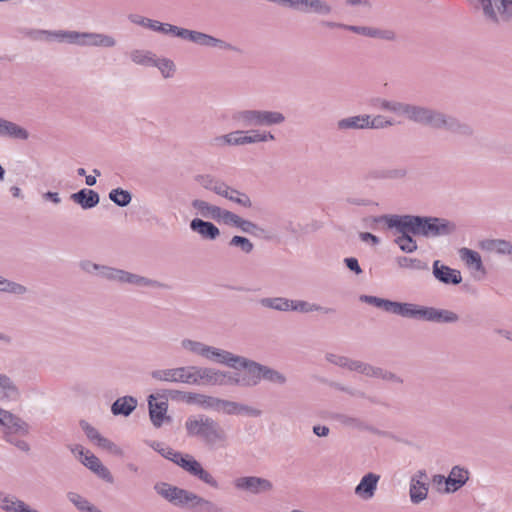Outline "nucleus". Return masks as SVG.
Listing matches in <instances>:
<instances>
[{
    "label": "nucleus",
    "instance_id": "26",
    "mask_svg": "<svg viewBox=\"0 0 512 512\" xmlns=\"http://www.w3.org/2000/svg\"><path fill=\"white\" fill-rule=\"evenodd\" d=\"M191 207L204 219L217 220L219 218L221 207L213 205L202 199H194L191 202Z\"/></svg>",
    "mask_w": 512,
    "mask_h": 512
},
{
    "label": "nucleus",
    "instance_id": "55",
    "mask_svg": "<svg viewBox=\"0 0 512 512\" xmlns=\"http://www.w3.org/2000/svg\"><path fill=\"white\" fill-rule=\"evenodd\" d=\"M394 125V122L385 116L377 115L373 118H371L368 115V128L371 129H384L387 127H391Z\"/></svg>",
    "mask_w": 512,
    "mask_h": 512
},
{
    "label": "nucleus",
    "instance_id": "15",
    "mask_svg": "<svg viewBox=\"0 0 512 512\" xmlns=\"http://www.w3.org/2000/svg\"><path fill=\"white\" fill-rule=\"evenodd\" d=\"M221 370L210 367L191 366L190 384L219 385Z\"/></svg>",
    "mask_w": 512,
    "mask_h": 512
},
{
    "label": "nucleus",
    "instance_id": "18",
    "mask_svg": "<svg viewBox=\"0 0 512 512\" xmlns=\"http://www.w3.org/2000/svg\"><path fill=\"white\" fill-rule=\"evenodd\" d=\"M190 229L198 234L201 239L206 241H215L220 236L219 228L210 221L202 218H194L190 222Z\"/></svg>",
    "mask_w": 512,
    "mask_h": 512
},
{
    "label": "nucleus",
    "instance_id": "46",
    "mask_svg": "<svg viewBox=\"0 0 512 512\" xmlns=\"http://www.w3.org/2000/svg\"><path fill=\"white\" fill-rule=\"evenodd\" d=\"M305 11L320 15H328L332 12V7L324 0H308V6Z\"/></svg>",
    "mask_w": 512,
    "mask_h": 512
},
{
    "label": "nucleus",
    "instance_id": "14",
    "mask_svg": "<svg viewBox=\"0 0 512 512\" xmlns=\"http://www.w3.org/2000/svg\"><path fill=\"white\" fill-rule=\"evenodd\" d=\"M180 467L185 470L188 474L193 477L198 478L203 483L209 485L212 488H218V482L213 477V475L205 470L201 463L197 461L193 456H188V458H180Z\"/></svg>",
    "mask_w": 512,
    "mask_h": 512
},
{
    "label": "nucleus",
    "instance_id": "49",
    "mask_svg": "<svg viewBox=\"0 0 512 512\" xmlns=\"http://www.w3.org/2000/svg\"><path fill=\"white\" fill-rule=\"evenodd\" d=\"M186 28L179 27L170 23L160 22L157 33L172 35L183 40Z\"/></svg>",
    "mask_w": 512,
    "mask_h": 512
},
{
    "label": "nucleus",
    "instance_id": "47",
    "mask_svg": "<svg viewBox=\"0 0 512 512\" xmlns=\"http://www.w3.org/2000/svg\"><path fill=\"white\" fill-rule=\"evenodd\" d=\"M230 247L239 248L243 253L249 254L254 249V244L246 237L235 235L229 241Z\"/></svg>",
    "mask_w": 512,
    "mask_h": 512
},
{
    "label": "nucleus",
    "instance_id": "40",
    "mask_svg": "<svg viewBox=\"0 0 512 512\" xmlns=\"http://www.w3.org/2000/svg\"><path fill=\"white\" fill-rule=\"evenodd\" d=\"M152 66L157 67L165 79L172 78L176 72L175 63L169 58H156Z\"/></svg>",
    "mask_w": 512,
    "mask_h": 512
},
{
    "label": "nucleus",
    "instance_id": "2",
    "mask_svg": "<svg viewBox=\"0 0 512 512\" xmlns=\"http://www.w3.org/2000/svg\"><path fill=\"white\" fill-rule=\"evenodd\" d=\"M154 489L161 497L176 506L194 512H222V508L214 502L186 489L164 482L157 483Z\"/></svg>",
    "mask_w": 512,
    "mask_h": 512
},
{
    "label": "nucleus",
    "instance_id": "51",
    "mask_svg": "<svg viewBox=\"0 0 512 512\" xmlns=\"http://www.w3.org/2000/svg\"><path fill=\"white\" fill-rule=\"evenodd\" d=\"M395 242L403 252L412 253L417 250V243L409 234H400Z\"/></svg>",
    "mask_w": 512,
    "mask_h": 512
},
{
    "label": "nucleus",
    "instance_id": "22",
    "mask_svg": "<svg viewBox=\"0 0 512 512\" xmlns=\"http://www.w3.org/2000/svg\"><path fill=\"white\" fill-rule=\"evenodd\" d=\"M380 476L375 473L364 475L360 483L355 487V494L363 500H369L374 497Z\"/></svg>",
    "mask_w": 512,
    "mask_h": 512
},
{
    "label": "nucleus",
    "instance_id": "11",
    "mask_svg": "<svg viewBox=\"0 0 512 512\" xmlns=\"http://www.w3.org/2000/svg\"><path fill=\"white\" fill-rule=\"evenodd\" d=\"M456 225L443 218L423 216L421 236L436 237L452 234Z\"/></svg>",
    "mask_w": 512,
    "mask_h": 512
},
{
    "label": "nucleus",
    "instance_id": "30",
    "mask_svg": "<svg viewBox=\"0 0 512 512\" xmlns=\"http://www.w3.org/2000/svg\"><path fill=\"white\" fill-rule=\"evenodd\" d=\"M220 380H221V383H219L220 386H228V385L242 386V387L255 386V381H253L252 375H250L248 372H247V374L240 376L238 374H232L229 372L222 371Z\"/></svg>",
    "mask_w": 512,
    "mask_h": 512
},
{
    "label": "nucleus",
    "instance_id": "52",
    "mask_svg": "<svg viewBox=\"0 0 512 512\" xmlns=\"http://www.w3.org/2000/svg\"><path fill=\"white\" fill-rule=\"evenodd\" d=\"M48 36V41L67 42L70 44H74V39L76 38V31H49Z\"/></svg>",
    "mask_w": 512,
    "mask_h": 512
},
{
    "label": "nucleus",
    "instance_id": "33",
    "mask_svg": "<svg viewBox=\"0 0 512 512\" xmlns=\"http://www.w3.org/2000/svg\"><path fill=\"white\" fill-rule=\"evenodd\" d=\"M339 130H358L368 128V115H357L343 118L337 122Z\"/></svg>",
    "mask_w": 512,
    "mask_h": 512
},
{
    "label": "nucleus",
    "instance_id": "50",
    "mask_svg": "<svg viewBox=\"0 0 512 512\" xmlns=\"http://www.w3.org/2000/svg\"><path fill=\"white\" fill-rule=\"evenodd\" d=\"M181 346L183 349H185L195 355L204 357L207 344L202 343L200 341L191 340V339H184L181 342Z\"/></svg>",
    "mask_w": 512,
    "mask_h": 512
},
{
    "label": "nucleus",
    "instance_id": "7",
    "mask_svg": "<svg viewBox=\"0 0 512 512\" xmlns=\"http://www.w3.org/2000/svg\"><path fill=\"white\" fill-rule=\"evenodd\" d=\"M423 216L416 215H384L378 221H383L390 229H395L399 234L421 236Z\"/></svg>",
    "mask_w": 512,
    "mask_h": 512
},
{
    "label": "nucleus",
    "instance_id": "38",
    "mask_svg": "<svg viewBox=\"0 0 512 512\" xmlns=\"http://www.w3.org/2000/svg\"><path fill=\"white\" fill-rule=\"evenodd\" d=\"M275 139V135L272 134L270 131H260L255 129L245 131L246 145L263 142H273L275 141Z\"/></svg>",
    "mask_w": 512,
    "mask_h": 512
},
{
    "label": "nucleus",
    "instance_id": "59",
    "mask_svg": "<svg viewBox=\"0 0 512 512\" xmlns=\"http://www.w3.org/2000/svg\"><path fill=\"white\" fill-rule=\"evenodd\" d=\"M95 38V32H77L74 44L80 46H93Z\"/></svg>",
    "mask_w": 512,
    "mask_h": 512
},
{
    "label": "nucleus",
    "instance_id": "3",
    "mask_svg": "<svg viewBox=\"0 0 512 512\" xmlns=\"http://www.w3.org/2000/svg\"><path fill=\"white\" fill-rule=\"evenodd\" d=\"M187 435L200 439L207 447H224L228 441L225 429L213 418L198 415L185 422Z\"/></svg>",
    "mask_w": 512,
    "mask_h": 512
},
{
    "label": "nucleus",
    "instance_id": "44",
    "mask_svg": "<svg viewBox=\"0 0 512 512\" xmlns=\"http://www.w3.org/2000/svg\"><path fill=\"white\" fill-rule=\"evenodd\" d=\"M109 199L120 207H125L130 204L132 195L129 191L122 188H116L110 191Z\"/></svg>",
    "mask_w": 512,
    "mask_h": 512
},
{
    "label": "nucleus",
    "instance_id": "9",
    "mask_svg": "<svg viewBox=\"0 0 512 512\" xmlns=\"http://www.w3.org/2000/svg\"><path fill=\"white\" fill-rule=\"evenodd\" d=\"M243 368L248 370V373L252 375L255 385H257L261 379L277 385H284L287 382V378L283 373L247 358Z\"/></svg>",
    "mask_w": 512,
    "mask_h": 512
},
{
    "label": "nucleus",
    "instance_id": "6",
    "mask_svg": "<svg viewBox=\"0 0 512 512\" xmlns=\"http://www.w3.org/2000/svg\"><path fill=\"white\" fill-rule=\"evenodd\" d=\"M483 21L492 27L512 23V0H491L482 16Z\"/></svg>",
    "mask_w": 512,
    "mask_h": 512
},
{
    "label": "nucleus",
    "instance_id": "1",
    "mask_svg": "<svg viewBox=\"0 0 512 512\" xmlns=\"http://www.w3.org/2000/svg\"><path fill=\"white\" fill-rule=\"evenodd\" d=\"M379 107L382 110L405 116L409 121L420 125L434 129H445L463 137L474 135V129L468 123L461 122L453 116L426 106L381 99Z\"/></svg>",
    "mask_w": 512,
    "mask_h": 512
},
{
    "label": "nucleus",
    "instance_id": "10",
    "mask_svg": "<svg viewBox=\"0 0 512 512\" xmlns=\"http://www.w3.org/2000/svg\"><path fill=\"white\" fill-rule=\"evenodd\" d=\"M234 488L240 492L253 495L269 493L274 489L273 483L258 476H241L233 481Z\"/></svg>",
    "mask_w": 512,
    "mask_h": 512
},
{
    "label": "nucleus",
    "instance_id": "42",
    "mask_svg": "<svg viewBox=\"0 0 512 512\" xmlns=\"http://www.w3.org/2000/svg\"><path fill=\"white\" fill-rule=\"evenodd\" d=\"M291 311H299L303 313L313 312V311H321L325 314H333L335 313V309L333 308H324L315 304H311L306 301H293Z\"/></svg>",
    "mask_w": 512,
    "mask_h": 512
},
{
    "label": "nucleus",
    "instance_id": "58",
    "mask_svg": "<svg viewBox=\"0 0 512 512\" xmlns=\"http://www.w3.org/2000/svg\"><path fill=\"white\" fill-rule=\"evenodd\" d=\"M96 443L99 447L109 451L110 453H112L114 455L121 456L123 454V451L120 447H118L115 443H113L112 441H110L109 439H107L103 436H100V438L98 439V441Z\"/></svg>",
    "mask_w": 512,
    "mask_h": 512
},
{
    "label": "nucleus",
    "instance_id": "41",
    "mask_svg": "<svg viewBox=\"0 0 512 512\" xmlns=\"http://www.w3.org/2000/svg\"><path fill=\"white\" fill-rule=\"evenodd\" d=\"M127 271L114 267L101 266L100 277L113 282L125 283Z\"/></svg>",
    "mask_w": 512,
    "mask_h": 512
},
{
    "label": "nucleus",
    "instance_id": "56",
    "mask_svg": "<svg viewBox=\"0 0 512 512\" xmlns=\"http://www.w3.org/2000/svg\"><path fill=\"white\" fill-rule=\"evenodd\" d=\"M170 393L173 398L175 397V395H178L181 400L185 401L188 404L200 405V403H201L202 394H200V393L181 392V391H171Z\"/></svg>",
    "mask_w": 512,
    "mask_h": 512
},
{
    "label": "nucleus",
    "instance_id": "8",
    "mask_svg": "<svg viewBox=\"0 0 512 512\" xmlns=\"http://www.w3.org/2000/svg\"><path fill=\"white\" fill-rule=\"evenodd\" d=\"M183 40L192 42L202 47L217 48L220 50L232 51L236 53L240 52V49L231 43L198 30H190L186 28Z\"/></svg>",
    "mask_w": 512,
    "mask_h": 512
},
{
    "label": "nucleus",
    "instance_id": "34",
    "mask_svg": "<svg viewBox=\"0 0 512 512\" xmlns=\"http://www.w3.org/2000/svg\"><path fill=\"white\" fill-rule=\"evenodd\" d=\"M428 484L416 479H411L410 489H409V495L411 502L414 504H418L422 501H424L428 496Z\"/></svg>",
    "mask_w": 512,
    "mask_h": 512
},
{
    "label": "nucleus",
    "instance_id": "45",
    "mask_svg": "<svg viewBox=\"0 0 512 512\" xmlns=\"http://www.w3.org/2000/svg\"><path fill=\"white\" fill-rule=\"evenodd\" d=\"M28 291L27 287L17 283L10 281L3 277L2 282L0 284V292H6L14 295H24Z\"/></svg>",
    "mask_w": 512,
    "mask_h": 512
},
{
    "label": "nucleus",
    "instance_id": "17",
    "mask_svg": "<svg viewBox=\"0 0 512 512\" xmlns=\"http://www.w3.org/2000/svg\"><path fill=\"white\" fill-rule=\"evenodd\" d=\"M360 301L374 305L378 308H382L383 310L387 312H391L396 315H400L402 317H405L407 304L408 303H401V302H395L383 298H379L376 296H368V295H361Z\"/></svg>",
    "mask_w": 512,
    "mask_h": 512
},
{
    "label": "nucleus",
    "instance_id": "48",
    "mask_svg": "<svg viewBox=\"0 0 512 512\" xmlns=\"http://www.w3.org/2000/svg\"><path fill=\"white\" fill-rule=\"evenodd\" d=\"M367 37L386 41H395L397 38L396 33L391 29H380L370 26L368 28Z\"/></svg>",
    "mask_w": 512,
    "mask_h": 512
},
{
    "label": "nucleus",
    "instance_id": "4",
    "mask_svg": "<svg viewBox=\"0 0 512 512\" xmlns=\"http://www.w3.org/2000/svg\"><path fill=\"white\" fill-rule=\"evenodd\" d=\"M232 120L238 126L247 128L280 125L285 122L286 118L283 113L278 111L246 109L233 113Z\"/></svg>",
    "mask_w": 512,
    "mask_h": 512
},
{
    "label": "nucleus",
    "instance_id": "35",
    "mask_svg": "<svg viewBox=\"0 0 512 512\" xmlns=\"http://www.w3.org/2000/svg\"><path fill=\"white\" fill-rule=\"evenodd\" d=\"M19 396V390L12 379L0 373V400L15 399Z\"/></svg>",
    "mask_w": 512,
    "mask_h": 512
},
{
    "label": "nucleus",
    "instance_id": "16",
    "mask_svg": "<svg viewBox=\"0 0 512 512\" xmlns=\"http://www.w3.org/2000/svg\"><path fill=\"white\" fill-rule=\"evenodd\" d=\"M191 366L170 369H159L151 372V377L157 381L182 382L190 384Z\"/></svg>",
    "mask_w": 512,
    "mask_h": 512
},
{
    "label": "nucleus",
    "instance_id": "39",
    "mask_svg": "<svg viewBox=\"0 0 512 512\" xmlns=\"http://www.w3.org/2000/svg\"><path fill=\"white\" fill-rule=\"evenodd\" d=\"M125 283L134 284L140 287L163 288L165 285L157 280H152L127 271Z\"/></svg>",
    "mask_w": 512,
    "mask_h": 512
},
{
    "label": "nucleus",
    "instance_id": "57",
    "mask_svg": "<svg viewBox=\"0 0 512 512\" xmlns=\"http://www.w3.org/2000/svg\"><path fill=\"white\" fill-rule=\"evenodd\" d=\"M241 218L242 217H240L239 215H237L229 210L221 209L218 221L221 220L226 225L237 227Z\"/></svg>",
    "mask_w": 512,
    "mask_h": 512
},
{
    "label": "nucleus",
    "instance_id": "64",
    "mask_svg": "<svg viewBox=\"0 0 512 512\" xmlns=\"http://www.w3.org/2000/svg\"><path fill=\"white\" fill-rule=\"evenodd\" d=\"M382 370L383 369L380 367H376V366H372L370 364L364 363L361 373L366 375L367 377L380 378Z\"/></svg>",
    "mask_w": 512,
    "mask_h": 512
},
{
    "label": "nucleus",
    "instance_id": "27",
    "mask_svg": "<svg viewBox=\"0 0 512 512\" xmlns=\"http://www.w3.org/2000/svg\"><path fill=\"white\" fill-rule=\"evenodd\" d=\"M218 411H222L226 414H240V413H246L253 416H259L260 411L258 409L252 408L247 405H243L234 401L224 400L220 399L218 408L216 409Z\"/></svg>",
    "mask_w": 512,
    "mask_h": 512
},
{
    "label": "nucleus",
    "instance_id": "24",
    "mask_svg": "<svg viewBox=\"0 0 512 512\" xmlns=\"http://www.w3.org/2000/svg\"><path fill=\"white\" fill-rule=\"evenodd\" d=\"M479 248L488 253L512 256V243L504 239H484Z\"/></svg>",
    "mask_w": 512,
    "mask_h": 512
},
{
    "label": "nucleus",
    "instance_id": "43",
    "mask_svg": "<svg viewBox=\"0 0 512 512\" xmlns=\"http://www.w3.org/2000/svg\"><path fill=\"white\" fill-rule=\"evenodd\" d=\"M155 54L148 50L135 49L130 53L131 60L135 64L152 66Z\"/></svg>",
    "mask_w": 512,
    "mask_h": 512
},
{
    "label": "nucleus",
    "instance_id": "54",
    "mask_svg": "<svg viewBox=\"0 0 512 512\" xmlns=\"http://www.w3.org/2000/svg\"><path fill=\"white\" fill-rule=\"evenodd\" d=\"M117 44L115 37L95 32V38L93 46L95 47H103V48H112Z\"/></svg>",
    "mask_w": 512,
    "mask_h": 512
},
{
    "label": "nucleus",
    "instance_id": "5",
    "mask_svg": "<svg viewBox=\"0 0 512 512\" xmlns=\"http://www.w3.org/2000/svg\"><path fill=\"white\" fill-rule=\"evenodd\" d=\"M405 317L437 324H454L460 320V316L452 310L421 306L413 303L407 304Z\"/></svg>",
    "mask_w": 512,
    "mask_h": 512
},
{
    "label": "nucleus",
    "instance_id": "61",
    "mask_svg": "<svg viewBox=\"0 0 512 512\" xmlns=\"http://www.w3.org/2000/svg\"><path fill=\"white\" fill-rule=\"evenodd\" d=\"M68 499L81 511L85 512L91 503L76 493H69Z\"/></svg>",
    "mask_w": 512,
    "mask_h": 512
},
{
    "label": "nucleus",
    "instance_id": "36",
    "mask_svg": "<svg viewBox=\"0 0 512 512\" xmlns=\"http://www.w3.org/2000/svg\"><path fill=\"white\" fill-rule=\"evenodd\" d=\"M195 181L204 189L213 191L215 194H219L223 188L225 182L217 179L209 174L197 175Z\"/></svg>",
    "mask_w": 512,
    "mask_h": 512
},
{
    "label": "nucleus",
    "instance_id": "21",
    "mask_svg": "<svg viewBox=\"0 0 512 512\" xmlns=\"http://www.w3.org/2000/svg\"><path fill=\"white\" fill-rule=\"evenodd\" d=\"M163 400L157 402L158 396L151 394L148 397V405H149V415L152 423L156 427H160L164 421V419H169L166 416L168 409V402L165 397H162Z\"/></svg>",
    "mask_w": 512,
    "mask_h": 512
},
{
    "label": "nucleus",
    "instance_id": "12",
    "mask_svg": "<svg viewBox=\"0 0 512 512\" xmlns=\"http://www.w3.org/2000/svg\"><path fill=\"white\" fill-rule=\"evenodd\" d=\"M0 426L3 427L7 441L13 442V435L28 434V425L12 413L0 409Z\"/></svg>",
    "mask_w": 512,
    "mask_h": 512
},
{
    "label": "nucleus",
    "instance_id": "25",
    "mask_svg": "<svg viewBox=\"0 0 512 512\" xmlns=\"http://www.w3.org/2000/svg\"><path fill=\"white\" fill-rule=\"evenodd\" d=\"M0 137L27 140L29 138V132L17 123L0 117Z\"/></svg>",
    "mask_w": 512,
    "mask_h": 512
},
{
    "label": "nucleus",
    "instance_id": "62",
    "mask_svg": "<svg viewBox=\"0 0 512 512\" xmlns=\"http://www.w3.org/2000/svg\"><path fill=\"white\" fill-rule=\"evenodd\" d=\"M79 266L84 272L88 274H96L100 276L102 265L96 264L90 260H84L80 262Z\"/></svg>",
    "mask_w": 512,
    "mask_h": 512
},
{
    "label": "nucleus",
    "instance_id": "60",
    "mask_svg": "<svg viewBox=\"0 0 512 512\" xmlns=\"http://www.w3.org/2000/svg\"><path fill=\"white\" fill-rule=\"evenodd\" d=\"M229 146H243L245 142V131L236 130L227 134Z\"/></svg>",
    "mask_w": 512,
    "mask_h": 512
},
{
    "label": "nucleus",
    "instance_id": "19",
    "mask_svg": "<svg viewBox=\"0 0 512 512\" xmlns=\"http://www.w3.org/2000/svg\"><path fill=\"white\" fill-rule=\"evenodd\" d=\"M432 273L438 281L447 285H458L462 282V276L459 270L443 265L439 260L434 261Z\"/></svg>",
    "mask_w": 512,
    "mask_h": 512
},
{
    "label": "nucleus",
    "instance_id": "53",
    "mask_svg": "<svg viewBox=\"0 0 512 512\" xmlns=\"http://www.w3.org/2000/svg\"><path fill=\"white\" fill-rule=\"evenodd\" d=\"M398 265L402 268H411L416 270H428V265L421 260L408 257H400L397 260Z\"/></svg>",
    "mask_w": 512,
    "mask_h": 512
},
{
    "label": "nucleus",
    "instance_id": "37",
    "mask_svg": "<svg viewBox=\"0 0 512 512\" xmlns=\"http://www.w3.org/2000/svg\"><path fill=\"white\" fill-rule=\"evenodd\" d=\"M259 303L261 306L277 311H291L292 300L284 297L262 298Z\"/></svg>",
    "mask_w": 512,
    "mask_h": 512
},
{
    "label": "nucleus",
    "instance_id": "23",
    "mask_svg": "<svg viewBox=\"0 0 512 512\" xmlns=\"http://www.w3.org/2000/svg\"><path fill=\"white\" fill-rule=\"evenodd\" d=\"M81 462L107 483L112 484L114 482L113 476L108 468H106L94 454L86 451L85 457L81 459Z\"/></svg>",
    "mask_w": 512,
    "mask_h": 512
},
{
    "label": "nucleus",
    "instance_id": "31",
    "mask_svg": "<svg viewBox=\"0 0 512 512\" xmlns=\"http://www.w3.org/2000/svg\"><path fill=\"white\" fill-rule=\"evenodd\" d=\"M71 199L83 209H90L99 203V195L94 190L82 189L71 195Z\"/></svg>",
    "mask_w": 512,
    "mask_h": 512
},
{
    "label": "nucleus",
    "instance_id": "13",
    "mask_svg": "<svg viewBox=\"0 0 512 512\" xmlns=\"http://www.w3.org/2000/svg\"><path fill=\"white\" fill-rule=\"evenodd\" d=\"M203 358L211 362L223 364L234 369H237L238 367H243L246 360L245 357L237 356L229 351L209 345L206 346Z\"/></svg>",
    "mask_w": 512,
    "mask_h": 512
},
{
    "label": "nucleus",
    "instance_id": "20",
    "mask_svg": "<svg viewBox=\"0 0 512 512\" xmlns=\"http://www.w3.org/2000/svg\"><path fill=\"white\" fill-rule=\"evenodd\" d=\"M469 480V471L461 466L452 467L448 477L445 479V492L454 493L463 487Z\"/></svg>",
    "mask_w": 512,
    "mask_h": 512
},
{
    "label": "nucleus",
    "instance_id": "29",
    "mask_svg": "<svg viewBox=\"0 0 512 512\" xmlns=\"http://www.w3.org/2000/svg\"><path fill=\"white\" fill-rule=\"evenodd\" d=\"M221 197H224L234 203H237L245 208H251L252 207V201L250 197L233 187H230L228 184H224L223 188L221 189L220 193L218 194Z\"/></svg>",
    "mask_w": 512,
    "mask_h": 512
},
{
    "label": "nucleus",
    "instance_id": "32",
    "mask_svg": "<svg viewBox=\"0 0 512 512\" xmlns=\"http://www.w3.org/2000/svg\"><path fill=\"white\" fill-rule=\"evenodd\" d=\"M137 406V400L132 396L118 398L111 406L114 415H130Z\"/></svg>",
    "mask_w": 512,
    "mask_h": 512
},
{
    "label": "nucleus",
    "instance_id": "63",
    "mask_svg": "<svg viewBox=\"0 0 512 512\" xmlns=\"http://www.w3.org/2000/svg\"><path fill=\"white\" fill-rule=\"evenodd\" d=\"M407 176V169L400 167L395 169L387 170L383 173L382 177L386 179L399 180Z\"/></svg>",
    "mask_w": 512,
    "mask_h": 512
},
{
    "label": "nucleus",
    "instance_id": "28",
    "mask_svg": "<svg viewBox=\"0 0 512 512\" xmlns=\"http://www.w3.org/2000/svg\"><path fill=\"white\" fill-rule=\"evenodd\" d=\"M459 255L461 260L466 264L467 267L474 269L477 272H480L483 276L487 274L481 256L478 252L464 247L459 250Z\"/></svg>",
    "mask_w": 512,
    "mask_h": 512
}]
</instances>
